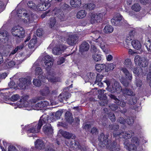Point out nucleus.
<instances>
[{
	"mask_svg": "<svg viewBox=\"0 0 151 151\" xmlns=\"http://www.w3.org/2000/svg\"><path fill=\"white\" fill-rule=\"evenodd\" d=\"M109 129L114 131L113 136L116 138H123L126 139L124 143L125 147L129 151H139L140 147L139 140L137 137H133L131 140V143H129L127 139H130L134 135V132L132 130L127 132H122L121 133H116V131L119 128L118 125H109Z\"/></svg>",
	"mask_w": 151,
	"mask_h": 151,
	"instance_id": "f257e3e1",
	"label": "nucleus"
},
{
	"mask_svg": "<svg viewBox=\"0 0 151 151\" xmlns=\"http://www.w3.org/2000/svg\"><path fill=\"white\" fill-rule=\"evenodd\" d=\"M42 62H44L45 65V70L47 71V75L45 76V78L40 79H35L33 81V84L37 87H40L41 85L42 82L46 83L47 80L51 83H55L59 81V78L55 77V73L54 70L51 68L53 64V59L52 57L48 55L44 54L42 55Z\"/></svg>",
	"mask_w": 151,
	"mask_h": 151,
	"instance_id": "f03ea898",
	"label": "nucleus"
},
{
	"mask_svg": "<svg viewBox=\"0 0 151 151\" xmlns=\"http://www.w3.org/2000/svg\"><path fill=\"white\" fill-rule=\"evenodd\" d=\"M107 86L106 89L110 92L114 93L116 92L119 93L122 91L124 95L128 96H132L131 99L128 101V104L129 105H134L137 102V99L135 96H134L135 94L133 91L130 89L125 88L122 90V87L119 83L116 81L106 80L104 81Z\"/></svg>",
	"mask_w": 151,
	"mask_h": 151,
	"instance_id": "7ed1b4c3",
	"label": "nucleus"
},
{
	"mask_svg": "<svg viewBox=\"0 0 151 151\" xmlns=\"http://www.w3.org/2000/svg\"><path fill=\"white\" fill-rule=\"evenodd\" d=\"M99 146L100 150H105L109 151H119L120 147L116 142L108 139V135L101 133L98 137Z\"/></svg>",
	"mask_w": 151,
	"mask_h": 151,
	"instance_id": "20e7f679",
	"label": "nucleus"
},
{
	"mask_svg": "<svg viewBox=\"0 0 151 151\" xmlns=\"http://www.w3.org/2000/svg\"><path fill=\"white\" fill-rule=\"evenodd\" d=\"M47 122V115L44 114L40 117L39 123L34 122L25 126V129L27 130L28 136H33L35 133L39 132L42 125Z\"/></svg>",
	"mask_w": 151,
	"mask_h": 151,
	"instance_id": "39448f33",
	"label": "nucleus"
},
{
	"mask_svg": "<svg viewBox=\"0 0 151 151\" xmlns=\"http://www.w3.org/2000/svg\"><path fill=\"white\" fill-rule=\"evenodd\" d=\"M59 11V10H57L56 9H54L52 12L45 13L44 15L41 16L43 18L45 17V16H48L49 15H51L52 16L50 18L49 22V26L52 29H57L56 27H57V22L56 21V17H57V13Z\"/></svg>",
	"mask_w": 151,
	"mask_h": 151,
	"instance_id": "423d86ee",
	"label": "nucleus"
},
{
	"mask_svg": "<svg viewBox=\"0 0 151 151\" xmlns=\"http://www.w3.org/2000/svg\"><path fill=\"white\" fill-rule=\"evenodd\" d=\"M17 14L18 17H22V20L24 24H29L32 21L31 18L29 17V14L27 13V11L23 9L17 10Z\"/></svg>",
	"mask_w": 151,
	"mask_h": 151,
	"instance_id": "0eeeda50",
	"label": "nucleus"
},
{
	"mask_svg": "<svg viewBox=\"0 0 151 151\" xmlns=\"http://www.w3.org/2000/svg\"><path fill=\"white\" fill-rule=\"evenodd\" d=\"M105 14L106 13L104 12L100 13H91L89 18L90 22L91 24L100 22Z\"/></svg>",
	"mask_w": 151,
	"mask_h": 151,
	"instance_id": "6e6552de",
	"label": "nucleus"
},
{
	"mask_svg": "<svg viewBox=\"0 0 151 151\" xmlns=\"http://www.w3.org/2000/svg\"><path fill=\"white\" fill-rule=\"evenodd\" d=\"M11 32L12 35L17 37L22 38L24 36L25 31L24 28L18 25L13 27Z\"/></svg>",
	"mask_w": 151,
	"mask_h": 151,
	"instance_id": "1a4fd4ad",
	"label": "nucleus"
},
{
	"mask_svg": "<svg viewBox=\"0 0 151 151\" xmlns=\"http://www.w3.org/2000/svg\"><path fill=\"white\" fill-rule=\"evenodd\" d=\"M18 86L22 89H27L28 86L31 83V78L27 76L26 78H21L19 80Z\"/></svg>",
	"mask_w": 151,
	"mask_h": 151,
	"instance_id": "9d476101",
	"label": "nucleus"
},
{
	"mask_svg": "<svg viewBox=\"0 0 151 151\" xmlns=\"http://www.w3.org/2000/svg\"><path fill=\"white\" fill-rule=\"evenodd\" d=\"M134 61L136 65L142 67H146L148 63V61L146 57H141L139 55H137L135 57Z\"/></svg>",
	"mask_w": 151,
	"mask_h": 151,
	"instance_id": "9b49d317",
	"label": "nucleus"
},
{
	"mask_svg": "<svg viewBox=\"0 0 151 151\" xmlns=\"http://www.w3.org/2000/svg\"><path fill=\"white\" fill-rule=\"evenodd\" d=\"M93 33L96 35V39L95 41L96 42H99L100 47L103 51L104 52L107 45L105 42L103 40L102 38L100 37L99 31H96L94 32Z\"/></svg>",
	"mask_w": 151,
	"mask_h": 151,
	"instance_id": "f8f14e48",
	"label": "nucleus"
},
{
	"mask_svg": "<svg viewBox=\"0 0 151 151\" xmlns=\"http://www.w3.org/2000/svg\"><path fill=\"white\" fill-rule=\"evenodd\" d=\"M99 94L98 95L99 98L102 100L100 104L101 105L105 106L108 104V101L107 100V98L106 95L104 94L105 91L104 89H100L98 90Z\"/></svg>",
	"mask_w": 151,
	"mask_h": 151,
	"instance_id": "ddd939ff",
	"label": "nucleus"
},
{
	"mask_svg": "<svg viewBox=\"0 0 151 151\" xmlns=\"http://www.w3.org/2000/svg\"><path fill=\"white\" fill-rule=\"evenodd\" d=\"M67 35L68 37L67 40V43L70 45H74L78 39L76 35H72V33H68Z\"/></svg>",
	"mask_w": 151,
	"mask_h": 151,
	"instance_id": "4468645a",
	"label": "nucleus"
},
{
	"mask_svg": "<svg viewBox=\"0 0 151 151\" xmlns=\"http://www.w3.org/2000/svg\"><path fill=\"white\" fill-rule=\"evenodd\" d=\"M48 116H47V122L44 124V126L43 127L42 130L43 132L46 135H49L52 134L53 133V129L52 127L49 122Z\"/></svg>",
	"mask_w": 151,
	"mask_h": 151,
	"instance_id": "2eb2a0df",
	"label": "nucleus"
},
{
	"mask_svg": "<svg viewBox=\"0 0 151 151\" xmlns=\"http://www.w3.org/2000/svg\"><path fill=\"white\" fill-rule=\"evenodd\" d=\"M17 106L18 108L27 107V110H30L29 109V102L26 101L25 98L24 97L21 99L20 101L17 102Z\"/></svg>",
	"mask_w": 151,
	"mask_h": 151,
	"instance_id": "dca6fc26",
	"label": "nucleus"
},
{
	"mask_svg": "<svg viewBox=\"0 0 151 151\" xmlns=\"http://www.w3.org/2000/svg\"><path fill=\"white\" fill-rule=\"evenodd\" d=\"M49 102L47 101H41L36 104L35 106H29V109H36L37 108H43L49 105Z\"/></svg>",
	"mask_w": 151,
	"mask_h": 151,
	"instance_id": "f3484780",
	"label": "nucleus"
},
{
	"mask_svg": "<svg viewBox=\"0 0 151 151\" xmlns=\"http://www.w3.org/2000/svg\"><path fill=\"white\" fill-rule=\"evenodd\" d=\"M122 20V16L120 14L117 13L111 19V22L113 25L116 26L119 25L120 22Z\"/></svg>",
	"mask_w": 151,
	"mask_h": 151,
	"instance_id": "a211bd4d",
	"label": "nucleus"
},
{
	"mask_svg": "<svg viewBox=\"0 0 151 151\" xmlns=\"http://www.w3.org/2000/svg\"><path fill=\"white\" fill-rule=\"evenodd\" d=\"M8 33L5 30H0V43H6L9 39Z\"/></svg>",
	"mask_w": 151,
	"mask_h": 151,
	"instance_id": "6ab92c4d",
	"label": "nucleus"
},
{
	"mask_svg": "<svg viewBox=\"0 0 151 151\" xmlns=\"http://www.w3.org/2000/svg\"><path fill=\"white\" fill-rule=\"evenodd\" d=\"M15 64V62L13 60L6 59L2 65L3 69H7L13 67Z\"/></svg>",
	"mask_w": 151,
	"mask_h": 151,
	"instance_id": "aec40b11",
	"label": "nucleus"
},
{
	"mask_svg": "<svg viewBox=\"0 0 151 151\" xmlns=\"http://www.w3.org/2000/svg\"><path fill=\"white\" fill-rule=\"evenodd\" d=\"M33 69L35 68V74L36 75H39L38 77V79H40V78L42 79L43 78H45L43 75V72L41 68L36 67V64L35 63L33 65Z\"/></svg>",
	"mask_w": 151,
	"mask_h": 151,
	"instance_id": "412c9836",
	"label": "nucleus"
},
{
	"mask_svg": "<svg viewBox=\"0 0 151 151\" xmlns=\"http://www.w3.org/2000/svg\"><path fill=\"white\" fill-rule=\"evenodd\" d=\"M66 48V47L65 45H61L59 46V48L55 47L53 48L52 51V53L55 55H60Z\"/></svg>",
	"mask_w": 151,
	"mask_h": 151,
	"instance_id": "4be33fe9",
	"label": "nucleus"
},
{
	"mask_svg": "<svg viewBox=\"0 0 151 151\" xmlns=\"http://www.w3.org/2000/svg\"><path fill=\"white\" fill-rule=\"evenodd\" d=\"M35 145L36 148L39 150H43L45 148L44 142L41 139H37L35 142Z\"/></svg>",
	"mask_w": 151,
	"mask_h": 151,
	"instance_id": "5701e85b",
	"label": "nucleus"
},
{
	"mask_svg": "<svg viewBox=\"0 0 151 151\" xmlns=\"http://www.w3.org/2000/svg\"><path fill=\"white\" fill-rule=\"evenodd\" d=\"M58 134H60L64 137L67 139H70L73 136L72 139H75V136L73 135L72 134L66 131L60 129L59 131Z\"/></svg>",
	"mask_w": 151,
	"mask_h": 151,
	"instance_id": "b1692460",
	"label": "nucleus"
},
{
	"mask_svg": "<svg viewBox=\"0 0 151 151\" xmlns=\"http://www.w3.org/2000/svg\"><path fill=\"white\" fill-rule=\"evenodd\" d=\"M109 96L111 99L114 100V102L116 104L120 105L122 107H124L126 106V103L123 100L120 101L117 99L115 96L112 94L109 95Z\"/></svg>",
	"mask_w": 151,
	"mask_h": 151,
	"instance_id": "393cba45",
	"label": "nucleus"
},
{
	"mask_svg": "<svg viewBox=\"0 0 151 151\" xmlns=\"http://www.w3.org/2000/svg\"><path fill=\"white\" fill-rule=\"evenodd\" d=\"M89 48V44L86 42H83L80 46V51L83 52L87 51Z\"/></svg>",
	"mask_w": 151,
	"mask_h": 151,
	"instance_id": "a878e982",
	"label": "nucleus"
},
{
	"mask_svg": "<svg viewBox=\"0 0 151 151\" xmlns=\"http://www.w3.org/2000/svg\"><path fill=\"white\" fill-rule=\"evenodd\" d=\"M48 3L46 2H41L37 6H39V9H37V11H44L46 10L49 7Z\"/></svg>",
	"mask_w": 151,
	"mask_h": 151,
	"instance_id": "bb28decb",
	"label": "nucleus"
},
{
	"mask_svg": "<svg viewBox=\"0 0 151 151\" xmlns=\"http://www.w3.org/2000/svg\"><path fill=\"white\" fill-rule=\"evenodd\" d=\"M51 89L49 87L45 86L40 91V94L43 96H46L50 93Z\"/></svg>",
	"mask_w": 151,
	"mask_h": 151,
	"instance_id": "cd10ccee",
	"label": "nucleus"
},
{
	"mask_svg": "<svg viewBox=\"0 0 151 151\" xmlns=\"http://www.w3.org/2000/svg\"><path fill=\"white\" fill-rule=\"evenodd\" d=\"M104 112L108 114V116L112 122H115L116 120V117L114 114L112 112H109V111L106 108H105L104 109Z\"/></svg>",
	"mask_w": 151,
	"mask_h": 151,
	"instance_id": "c85d7f7f",
	"label": "nucleus"
},
{
	"mask_svg": "<svg viewBox=\"0 0 151 151\" xmlns=\"http://www.w3.org/2000/svg\"><path fill=\"white\" fill-rule=\"evenodd\" d=\"M65 119L70 123H72L73 121L72 114L69 111L66 112L65 114Z\"/></svg>",
	"mask_w": 151,
	"mask_h": 151,
	"instance_id": "c756f323",
	"label": "nucleus"
},
{
	"mask_svg": "<svg viewBox=\"0 0 151 151\" xmlns=\"http://www.w3.org/2000/svg\"><path fill=\"white\" fill-rule=\"evenodd\" d=\"M132 45L133 47L137 50H139L141 47L140 42L137 40H133L132 42Z\"/></svg>",
	"mask_w": 151,
	"mask_h": 151,
	"instance_id": "7c9ffc66",
	"label": "nucleus"
},
{
	"mask_svg": "<svg viewBox=\"0 0 151 151\" xmlns=\"http://www.w3.org/2000/svg\"><path fill=\"white\" fill-rule=\"evenodd\" d=\"M133 72L137 76H140L141 75H145L146 74V73H145L142 72V70L140 68L138 67L135 68L133 70Z\"/></svg>",
	"mask_w": 151,
	"mask_h": 151,
	"instance_id": "2f4dec72",
	"label": "nucleus"
},
{
	"mask_svg": "<svg viewBox=\"0 0 151 151\" xmlns=\"http://www.w3.org/2000/svg\"><path fill=\"white\" fill-rule=\"evenodd\" d=\"M122 70L125 75L126 78L131 81L132 78V73L129 72L128 70L125 68H122Z\"/></svg>",
	"mask_w": 151,
	"mask_h": 151,
	"instance_id": "473e14b6",
	"label": "nucleus"
},
{
	"mask_svg": "<svg viewBox=\"0 0 151 151\" xmlns=\"http://www.w3.org/2000/svg\"><path fill=\"white\" fill-rule=\"evenodd\" d=\"M70 4L71 6L73 7H79L81 4V0H71Z\"/></svg>",
	"mask_w": 151,
	"mask_h": 151,
	"instance_id": "72a5a7b5",
	"label": "nucleus"
},
{
	"mask_svg": "<svg viewBox=\"0 0 151 151\" xmlns=\"http://www.w3.org/2000/svg\"><path fill=\"white\" fill-rule=\"evenodd\" d=\"M134 33V31H131L129 32V34L127 36L125 40V42L127 44H128L129 43H130V41L133 38Z\"/></svg>",
	"mask_w": 151,
	"mask_h": 151,
	"instance_id": "f704fd0d",
	"label": "nucleus"
},
{
	"mask_svg": "<svg viewBox=\"0 0 151 151\" xmlns=\"http://www.w3.org/2000/svg\"><path fill=\"white\" fill-rule=\"evenodd\" d=\"M87 14L86 11L84 10H81L77 13L76 17L78 19H82L86 16Z\"/></svg>",
	"mask_w": 151,
	"mask_h": 151,
	"instance_id": "c9c22d12",
	"label": "nucleus"
},
{
	"mask_svg": "<svg viewBox=\"0 0 151 151\" xmlns=\"http://www.w3.org/2000/svg\"><path fill=\"white\" fill-rule=\"evenodd\" d=\"M103 78V76L99 74H97L96 80L94 83V84H96L97 83V85L101 87L103 85L101 81Z\"/></svg>",
	"mask_w": 151,
	"mask_h": 151,
	"instance_id": "e433bc0d",
	"label": "nucleus"
},
{
	"mask_svg": "<svg viewBox=\"0 0 151 151\" xmlns=\"http://www.w3.org/2000/svg\"><path fill=\"white\" fill-rule=\"evenodd\" d=\"M95 69L98 72H100L106 69V65L104 64H97L95 65Z\"/></svg>",
	"mask_w": 151,
	"mask_h": 151,
	"instance_id": "4c0bfd02",
	"label": "nucleus"
},
{
	"mask_svg": "<svg viewBox=\"0 0 151 151\" xmlns=\"http://www.w3.org/2000/svg\"><path fill=\"white\" fill-rule=\"evenodd\" d=\"M28 7L32 10L37 11V9H39V6H37L32 1H29L27 3Z\"/></svg>",
	"mask_w": 151,
	"mask_h": 151,
	"instance_id": "58836bf2",
	"label": "nucleus"
},
{
	"mask_svg": "<svg viewBox=\"0 0 151 151\" xmlns=\"http://www.w3.org/2000/svg\"><path fill=\"white\" fill-rule=\"evenodd\" d=\"M110 108L112 110L115 111L118 109V111H119L122 113H125L126 112V110L124 109L123 110H121L120 108H118V106L115 104H112L109 106Z\"/></svg>",
	"mask_w": 151,
	"mask_h": 151,
	"instance_id": "ea45409f",
	"label": "nucleus"
},
{
	"mask_svg": "<svg viewBox=\"0 0 151 151\" xmlns=\"http://www.w3.org/2000/svg\"><path fill=\"white\" fill-rule=\"evenodd\" d=\"M70 97V94L69 93H68L65 96V94L64 93H62L60 94L59 96V100L60 102H63V99L65 100H66Z\"/></svg>",
	"mask_w": 151,
	"mask_h": 151,
	"instance_id": "a19ab883",
	"label": "nucleus"
},
{
	"mask_svg": "<svg viewBox=\"0 0 151 151\" xmlns=\"http://www.w3.org/2000/svg\"><path fill=\"white\" fill-rule=\"evenodd\" d=\"M114 30L113 27L109 25L105 26L104 29V32L106 33H110L112 32Z\"/></svg>",
	"mask_w": 151,
	"mask_h": 151,
	"instance_id": "79ce46f5",
	"label": "nucleus"
},
{
	"mask_svg": "<svg viewBox=\"0 0 151 151\" xmlns=\"http://www.w3.org/2000/svg\"><path fill=\"white\" fill-rule=\"evenodd\" d=\"M131 9L135 12H138L141 9V7L139 4L135 3L132 5Z\"/></svg>",
	"mask_w": 151,
	"mask_h": 151,
	"instance_id": "37998d69",
	"label": "nucleus"
},
{
	"mask_svg": "<svg viewBox=\"0 0 151 151\" xmlns=\"http://www.w3.org/2000/svg\"><path fill=\"white\" fill-rule=\"evenodd\" d=\"M37 41V38L36 37H35L30 41L28 45L29 47L31 49L33 48L35 46Z\"/></svg>",
	"mask_w": 151,
	"mask_h": 151,
	"instance_id": "c03bdc74",
	"label": "nucleus"
},
{
	"mask_svg": "<svg viewBox=\"0 0 151 151\" xmlns=\"http://www.w3.org/2000/svg\"><path fill=\"white\" fill-rule=\"evenodd\" d=\"M83 7L86 9L91 10L95 8V5L92 3H88L84 4L83 6Z\"/></svg>",
	"mask_w": 151,
	"mask_h": 151,
	"instance_id": "a18cd8bd",
	"label": "nucleus"
},
{
	"mask_svg": "<svg viewBox=\"0 0 151 151\" xmlns=\"http://www.w3.org/2000/svg\"><path fill=\"white\" fill-rule=\"evenodd\" d=\"M124 65L127 68H132V63L130 59H126L124 63Z\"/></svg>",
	"mask_w": 151,
	"mask_h": 151,
	"instance_id": "49530a36",
	"label": "nucleus"
},
{
	"mask_svg": "<svg viewBox=\"0 0 151 151\" xmlns=\"http://www.w3.org/2000/svg\"><path fill=\"white\" fill-rule=\"evenodd\" d=\"M70 145L72 147H74L76 149H81V146L78 142L75 140L70 142Z\"/></svg>",
	"mask_w": 151,
	"mask_h": 151,
	"instance_id": "de8ad7c7",
	"label": "nucleus"
},
{
	"mask_svg": "<svg viewBox=\"0 0 151 151\" xmlns=\"http://www.w3.org/2000/svg\"><path fill=\"white\" fill-rule=\"evenodd\" d=\"M92 58L95 61L98 62L101 60V55L94 53L92 55Z\"/></svg>",
	"mask_w": 151,
	"mask_h": 151,
	"instance_id": "09e8293b",
	"label": "nucleus"
},
{
	"mask_svg": "<svg viewBox=\"0 0 151 151\" xmlns=\"http://www.w3.org/2000/svg\"><path fill=\"white\" fill-rule=\"evenodd\" d=\"M55 9H56L57 10H59V11L57 13V17H58V18H59L61 21H63L65 20L66 19L65 18V17L64 16L63 13L61 12H60V10L58 9H57V8H55Z\"/></svg>",
	"mask_w": 151,
	"mask_h": 151,
	"instance_id": "8fccbe9b",
	"label": "nucleus"
},
{
	"mask_svg": "<svg viewBox=\"0 0 151 151\" xmlns=\"http://www.w3.org/2000/svg\"><path fill=\"white\" fill-rule=\"evenodd\" d=\"M120 81L122 84L125 87H127L129 84V82L128 81L123 77L121 78Z\"/></svg>",
	"mask_w": 151,
	"mask_h": 151,
	"instance_id": "3c124183",
	"label": "nucleus"
},
{
	"mask_svg": "<svg viewBox=\"0 0 151 151\" xmlns=\"http://www.w3.org/2000/svg\"><path fill=\"white\" fill-rule=\"evenodd\" d=\"M115 67V66L114 64L112 63H110L107 66H106L105 71L108 72L110 70H112Z\"/></svg>",
	"mask_w": 151,
	"mask_h": 151,
	"instance_id": "603ef678",
	"label": "nucleus"
},
{
	"mask_svg": "<svg viewBox=\"0 0 151 151\" xmlns=\"http://www.w3.org/2000/svg\"><path fill=\"white\" fill-rule=\"evenodd\" d=\"M40 99L38 97L32 99L31 101H29V106H31L33 105V106H35V103L37 101Z\"/></svg>",
	"mask_w": 151,
	"mask_h": 151,
	"instance_id": "864d4df0",
	"label": "nucleus"
},
{
	"mask_svg": "<svg viewBox=\"0 0 151 151\" xmlns=\"http://www.w3.org/2000/svg\"><path fill=\"white\" fill-rule=\"evenodd\" d=\"M107 120V119L104 117H103L102 119L100 120L99 121V124L104 126H105Z\"/></svg>",
	"mask_w": 151,
	"mask_h": 151,
	"instance_id": "5fc2aeb1",
	"label": "nucleus"
},
{
	"mask_svg": "<svg viewBox=\"0 0 151 151\" xmlns=\"http://www.w3.org/2000/svg\"><path fill=\"white\" fill-rule=\"evenodd\" d=\"M145 45L147 48L148 51L151 52V43L150 40L147 41V43L145 44Z\"/></svg>",
	"mask_w": 151,
	"mask_h": 151,
	"instance_id": "6e6d98bb",
	"label": "nucleus"
},
{
	"mask_svg": "<svg viewBox=\"0 0 151 151\" xmlns=\"http://www.w3.org/2000/svg\"><path fill=\"white\" fill-rule=\"evenodd\" d=\"M19 98V96L18 94H16L12 95L10 98L11 100L13 101H17Z\"/></svg>",
	"mask_w": 151,
	"mask_h": 151,
	"instance_id": "4d7b16f0",
	"label": "nucleus"
},
{
	"mask_svg": "<svg viewBox=\"0 0 151 151\" xmlns=\"http://www.w3.org/2000/svg\"><path fill=\"white\" fill-rule=\"evenodd\" d=\"M125 12L128 13L129 16H133L135 15V13L134 12L129 8H126L125 10Z\"/></svg>",
	"mask_w": 151,
	"mask_h": 151,
	"instance_id": "13d9d810",
	"label": "nucleus"
},
{
	"mask_svg": "<svg viewBox=\"0 0 151 151\" xmlns=\"http://www.w3.org/2000/svg\"><path fill=\"white\" fill-rule=\"evenodd\" d=\"M9 86L11 88H14L16 89L17 87V85L15 84V83L13 81H11L9 83Z\"/></svg>",
	"mask_w": 151,
	"mask_h": 151,
	"instance_id": "bf43d9fd",
	"label": "nucleus"
},
{
	"mask_svg": "<svg viewBox=\"0 0 151 151\" xmlns=\"http://www.w3.org/2000/svg\"><path fill=\"white\" fill-rule=\"evenodd\" d=\"M8 150V151H18L17 148L12 145H10L9 146Z\"/></svg>",
	"mask_w": 151,
	"mask_h": 151,
	"instance_id": "052dcab7",
	"label": "nucleus"
},
{
	"mask_svg": "<svg viewBox=\"0 0 151 151\" xmlns=\"http://www.w3.org/2000/svg\"><path fill=\"white\" fill-rule=\"evenodd\" d=\"M91 50L92 52L95 53L99 52V50L97 49L96 47L94 45H91Z\"/></svg>",
	"mask_w": 151,
	"mask_h": 151,
	"instance_id": "680f3d73",
	"label": "nucleus"
},
{
	"mask_svg": "<svg viewBox=\"0 0 151 151\" xmlns=\"http://www.w3.org/2000/svg\"><path fill=\"white\" fill-rule=\"evenodd\" d=\"M62 112L61 111H56L55 114V117L57 119H58L60 118L61 116Z\"/></svg>",
	"mask_w": 151,
	"mask_h": 151,
	"instance_id": "e2e57ef3",
	"label": "nucleus"
},
{
	"mask_svg": "<svg viewBox=\"0 0 151 151\" xmlns=\"http://www.w3.org/2000/svg\"><path fill=\"white\" fill-rule=\"evenodd\" d=\"M147 75V79L150 80V86L151 87V69H150Z\"/></svg>",
	"mask_w": 151,
	"mask_h": 151,
	"instance_id": "0e129e2a",
	"label": "nucleus"
},
{
	"mask_svg": "<svg viewBox=\"0 0 151 151\" xmlns=\"http://www.w3.org/2000/svg\"><path fill=\"white\" fill-rule=\"evenodd\" d=\"M43 31L41 29H38L36 32V34L37 36L40 37L42 35Z\"/></svg>",
	"mask_w": 151,
	"mask_h": 151,
	"instance_id": "69168bd1",
	"label": "nucleus"
},
{
	"mask_svg": "<svg viewBox=\"0 0 151 151\" xmlns=\"http://www.w3.org/2000/svg\"><path fill=\"white\" fill-rule=\"evenodd\" d=\"M135 84L137 87H140L142 85V82L140 80L136 79Z\"/></svg>",
	"mask_w": 151,
	"mask_h": 151,
	"instance_id": "338daca9",
	"label": "nucleus"
},
{
	"mask_svg": "<svg viewBox=\"0 0 151 151\" xmlns=\"http://www.w3.org/2000/svg\"><path fill=\"white\" fill-rule=\"evenodd\" d=\"M52 145H48L47 147L45 148V151H55L52 147Z\"/></svg>",
	"mask_w": 151,
	"mask_h": 151,
	"instance_id": "774afa93",
	"label": "nucleus"
}]
</instances>
